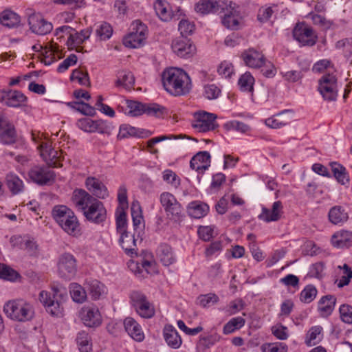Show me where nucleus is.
Wrapping results in <instances>:
<instances>
[{"instance_id":"nucleus-49","label":"nucleus","mask_w":352,"mask_h":352,"mask_svg":"<svg viewBox=\"0 0 352 352\" xmlns=\"http://www.w3.org/2000/svg\"><path fill=\"white\" fill-rule=\"evenodd\" d=\"M126 214L123 210V208L120 210V208L117 209L116 211V230L117 232L120 234H123L124 232H126Z\"/></svg>"},{"instance_id":"nucleus-34","label":"nucleus","mask_w":352,"mask_h":352,"mask_svg":"<svg viewBox=\"0 0 352 352\" xmlns=\"http://www.w3.org/2000/svg\"><path fill=\"white\" fill-rule=\"evenodd\" d=\"M6 183L13 195H17L24 189L23 181L16 175L12 173L6 175Z\"/></svg>"},{"instance_id":"nucleus-17","label":"nucleus","mask_w":352,"mask_h":352,"mask_svg":"<svg viewBox=\"0 0 352 352\" xmlns=\"http://www.w3.org/2000/svg\"><path fill=\"white\" fill-rule=\"evenodd\" d=\"M160 203L168 216L179 217L181 215L182 206L173 194L168 192L162 193Z\"/></svg>"},{"instance_id":"nucleus-46","label":"nucleus","mask_w":352,"mask_h":352,"mask_svg":"<svg viewBox=\"0 0 352 352\" xmlns=\"http://www.w3.org/2000/svg\"><path fill=\"white\" fill-rule=\"evenodd\" d=\"M126 104L129 109L126 113L128 116L135 117L141 116L145 113V104L133 100H128Z\"/></svg>"},{"instance_id":"nucleus-53","label":"nucleus","mask_w":352,"mask_h":352,"mask_svg":"<svg viewBox=\"0 0 352 352\" xmlns=\"http://www.w3.org/2000/svg\"><path fill=\"white\" fill-rule=\"evenodd\" d=\"M144 133H145L140 129L129 125H122L120 126L119 135L122 138H126L127 136L143 138Z\"/></svg>"},{"instance_id":"nucleus-1","label":"nucleus","mask_w":352,"mask_h":352,"mask_svg":"<svg viewBox=\"0 0 352 352\" xmlns=\"http://www.w3.org/2000/svg\"><path fill=\"white\" fill-rule=\"evenodd\" d=\"M72 201L78 210L83 212L88 221L99 224L106 220L107 210L103 204L85 190H75Z\"/></svg>"},{"instance_id":"nucleus-54","label":"nucleus","mask_w":352,"mask_h":352,"mask_svg":"<svg viewBox=\"0 0 352 352\" xmlns=\"http://www.w3.org/2000/svg\"><path fill=\"white\" fill-rule=\"evenodd\" d=\"M254 78L249 72L243 74L239 80V85L241 90L243 91H252L253 90V85Z\"/></svg>"},{"instance_id":"nucleus-61","label":"nucleus","mask_w":352,"mask_h":352,"mask_svg":"<svg viewBox=\"0 0 352 352\" xmlns=\"http://www.w3.org/2000/svg\"><path fill=\"white\" fill-rule=\"evenodd\" d=\"M18 273L4 264L0 263V278L14 280L18 276Z\"/></svg>"},{"instance_id":"nucleus-51","label":"nucleus","mask_w":352,"mask_h":352,"mask_svg":"<svg viewBox=\"0 0 352 352\" xmlns=\"http://www.w3.org/2000/svg\"><path fill=\"white\" fill-rule=\"evenodd\" d=\"M162 179L165 182L175 188H177L181 184L179 177L170 169H166L163 171Z\"/></svg>"},{"instance_id":"nucleus-47","label":"nucleus","mask_w":352,"mask_h":352,"mask_svg":"<svg viewBox=\"0 0 352 352\" xmlns=\"http://www.w3.org/2000/svg\"><path fill=\"white\" fill-rule=\"evenodd\" d=\"M67 104L85 116H93L96 113L95 109L92 106L83 102H69Z\"/></svg>"},{"instance_id":"nucleus-45","label":"nucleus","mask_w":352,"mask_h":352,"mask_svg":"<svg viewBox=\"0 0 352 352\" xmlns=\"http://www.w3.org/2000/svg\"><path fill=\"white\" fill-rule=\"evenodd\" d=\"M289 110H285L279 113L276 115H274L265 120V124L272 129H280L285 125H287L289 122V120L287 119H283L281 118V116L287 112H289Z\"/></svg>"},{"instance_id":"nucleus-40","label":"nucleus","mask_w":352,"mask_h":352,"mask_svg":"<svg viewBox=\"0 0 352 352\" xmlns=\"http://www.w3.org/2000/svg\"><path fill=\"white\" fill-rule=\"evenodd\" d=\"M60 50L56 44H49L48 45L43 47L42 50V54L45 57V63L47 65H50L52 62L56 60V58H60L59 54Z\"/></svg>"},{"instance_id":"nucleus-50","label":"nucleus","mask_w":352,"mask_h":352,"mask_svg":"<svg viewBox=\"0 0 352 352\" xmlns=\"http://www.w3.org/2000/svg\"><path fill=\"white\" fill-rule=\"evenodd\" d=\"M21 248L26 250L32 256H37L39 254L38 245L34 239H25L21 240Z\"/></svg>"},{"instance_id":"nucleus-13","label":"nucleus","mask_w":352,"mask_h":352,"mask_svg":"<svg viewBox=\"0 0 352 352\" xmlns=\"http://www.w3.org/2000/svg\"><path fill=\"white\" fill-rule=\"evenodd\" d=\"M28 25L33 33L41 36L50 33L53 30L52 24L38 13H34L29 16Z\"/></svg>"},{"instance_id":"nucleus-58","label":"nucleus","mask_w":352,"mask_h":352,"mask_svg":"<svg viewBox=\"0 0 352 352\" xmlns=\"http://www.w3.org/2000/svg\"><path fill=\"white\" fill-rule=\"evenodd\" d=\"M338 267L342 269L343 272L338 286V287H342L349 284L352 278V270L347 264H344L342 267L340 266Z\"/></svg>"},{"instance_id":"nucleus-41","label":"nucleus","mask_w":352,"mask_h":352,"mask_svg":"<svg viewBox=\"0 0 352 352\" xmlns=\"http://www.w3.org/2000/svg\"><path fill=\"white\" fill-rule=\"evenodd\" d=\"M88 291L93 300H98L106 293V288L103 284L97 280L87 282Z\"/></svg>"},{"instance_id":"nucleus-22","label":"nucleus","mask_w":352,"mask_h":352,"mask_svg":"<svg viewBox=\"0 0 352 352\" xmlns=\"http://www.w3.org/2000/svg\"><path fill=\"white\" fill-rule=\"evenodd\" d=\"M283 212L282 203L277 201L273 204L271 210L263 207L262 212L258 215V219L267 223L276 221L280 219Z\"/></svg>"},{"instance_id":"nucleus-37","label":"nucleus","mask_w":352,"mask_h":352,"mask_svg":"<svg viewBox=\"0 0 352 352\" xmlns=\"http://www.w3.org/2000/svg\"><path fill=\"white\" fill-rule=\"evenodd\" d=\"M352 239V232L347 230H340L333 234L331 243L333 246L342 248L346 246Z\"/></svg>"},{"instance_id":"nucleus-62","label":"nucleus","mask_w":352,"mask_h":352,"mask_svg":"<svg viewBox=\"0 0 352 352\" xmlns=\"http://www.w3.org/2000/svg\"><path fill=\"white\" fill-rule=\"evenodd\" d=\"M71 79L77 80L78 82L82 85H88L89 84L88 73L79 69L73 71L71 75Z\"/></svg>"},{"instance_id":"nucleus-38","label":"nucleus","mask_w":352,"mask_h":352,"mask_svg":"<svg viewBox=\"0 0 352 352\" xmlns=\"http://www.w3.org/2000/svg\"><path fill=\"white\" fill-rule=\"evenodd\" d=\"M135 84V77L129 71H121L118 72V79L116 85L118 87H122L126 89L130 90Z\"/></svg>"},{"instance_id":"nucleus-39","label":"nucleus","mask_w":352,"mask_h":352,"mask_svg":"<svg viewBox=\"0 0 352 352\" xmlns=\"http://www.w3.org/2000/svg\"><path fill=\"white\" fill-rule=\"evenodd\" d=\"M322 330L320 326L311 327L306 334L305 344L309 346L318 344L322 339Z\"/></svg>"},{"instance_id":"nucleus-35","label":"nucleus","mask_w":352,"mask_h":352,"mask_svg":"<svg viewBox=\"0 0 352 352\" xmlns=\"http://www.w3.org/2000/svg\"><path fill=\"white\" fill-rule=\"evenodd\" d=\"M157 256L165 266H169L175 261L172 248L167 244H162L158 247Z\"/></svg>"},{"instance_id":"nucleus-21","label":"nucleus","mask_w":352,"mask_h":352,"mask_svg":"<svg viewBox=\"0 0 352 352\" xmlns=\"http://www.w3.org/2000/svg\"><path fill=\"white\" fill-rule=\"evenodd\" d=\"M210 166V155L208 151L197 153L190 162V168L201 173H204Z\"/></svg>"},{"instance_id":"nucleus-56","label":"nucleus","mask_w":352,"mask_h":352,"mask_svg":"<svg viewBox=\"0 0 352 352\" xmlns=\"http://www.w3.org/2000/svg\"><path fill=\"white\" fill-rule=\"evenodd\" d=\"M317 295L316 288L311 285H307L300 293V300L305 303L311 302Z\"/></svg>"},{"instance_id":"nucleus-24","label":"nucleus","mask_w":352,"mask_h":352,"mask_svg":"<svg viewBox=\"0 0 352 352\" xmlns=\"http://www.w3.org/2000/svg\"><path fill=\"white\" fill-rule=\"evenodd\" d=\"M221 13H224L222 18L223 25L229 29H237L239 25V16L237 11L232 7V3L228 4L226 1V7Z\"/></svg>"},{"instance_id":"nucleus-14","label":"nucleus","mask_w":352,"mask_h":352,"mask_svg":"<svg viewBox=\"0 0 352 352\" xmlns=\"http://www.w3.org/2000/svg\"><path fill=\"white\" fill-rule=\"evenodd\" d=\"M40 155L50 167L60 166L61 155L58 151L52 147L50 142H43L37 146Z\"/></svg>"},{"instance_id":"nucleus-5","label":"nucleus","mask_w":352,"mask_h":352,"mask_svg":"<svg viewBox=\"0 0 352 352\" xmlns=\"http://www.w3.org/2000/svg\"><path fill=\"white\" fill-rule=\"evenodd\" d=\"M65 295L58 288L53 287L51 292L41 291L39 300L48 313L53 316L60 317L63 315L62 301Z\"/></svg>"},{"instance_id":"nucleus-57","label":"nucleus","mask_w":352,"mask_h":352,"mask_svg":"<svg viewBox=\"0 0 352 352\" xmlns=\"http://www.w3.org/2000/svg\"><path fill=\"white\" fill-rule=\"evenodd\" d=\"M276 8V6L273 7H262L258 10V14H257V19L261 23H265L268 21L271 17L272 16L273 14L274 13V9Z\"/></svg>"},{"instance_id":"nucleus-48","label":"nucleus","mask_w":352,"mask_h":352,"mask_svg":"<svg viewBox=\"0 0 352 352\" xmlns=\"http://www.w3.org/2000/svg\"><path fill=\"white\" fill-rule=\"evenodd\" d=\"M244 324L245 320L243 318H233L224 325L223 332L226 335L230 334L236 329L241 328Z\"/></svg>"},{"instance_id":"nucleus-32","label":"nucleus","mask_w":352,"mask_h":352,"mask_svg":"<svg viewBox=\"0 0 352 352\" xmlns=\"http://www.w3.org/2000/svg\"><path fill=\"white\" fill-rule=\"evenodd\" d=\"M336 298L334 296L327 295L323 296L319 301L318 310L322 316H328L333 311Z\"/></svg>"},{"instance_id":"nucleus-2","label":"nucleus","mask_w":352,"mask_h":352,"mask_svg":"<svg viewBox=\"0 0 352 352\" xmlns=\"http://www.w3.org/2000/svg\"><path fill=\"white\" fill-rule=\"evenodd\" d=\"M162 81L164 89L174 96L188 94L192 88L191 79L182 69L170 67L162 74Z\"/></svg>"},{"instance_id":"nucleus-64","label":"nucleus","mask_w":352,"mask_h":352,"mask_svg":"<svg viewBox=\"0 0 352 352\" xmlns=\"http://www.w3.org/2000/svg\"><path fill=\"white\" fill-rule=\"evenodd\" d=\"M264 352H287V346L285 343H270L263 346Z\"/></svg>"},{"instance_id":"nucleus-12","label":"nucleus","mask_w":352,"mask_h":352,"mask_svg":"<svg viewBox=\"0 0 352 352\" xmlns=\"http://www.w3.org/2000/svg\"><path fill=\"white\" fill-rule=\"evenodd\" d=\"M83 324L89 327H96L102 323V316L98 308L94 305H85L79 312Z\"/></svg>"},{"instance_id":"nucleus-26","label":"nucleus","mask_w":352,"mask_h":352,"mask_svg":"<svg viewBox=\"0 0 352 352\" xmlns=\"http://www.w3.org/2000/svg\"><path fill=\"white\" fill-rule=\"evenodd\" d=\"M124 326L128 334L135 340L141 342L144 338V334L141 326L133 318L128 317L124 320Z\"/></svg>"},{"instance_id":"nucleus-10","label":"nucleus","mask_w":352,"mask_h":352,"mask_svg":"<svg viewBox=\"0 0 352 352\" xmlns=\"http://www.w3.org/2000/svg\"><path fill=\"white\" fill-rule=\"evenodd\" d=\"M58 273L65 279L72 278L77 271L76 260L69 253H65L60 256L58 263Z\"/></svg>"},{"instance_id":"nucleus-3","label":"nucleus","mask_w":352,"mask_h":352,"mask_svg":"<svg viewBox=\"0 0 352 352\" xmlns=\"http://www.w3.org/2000/svg\"><path fill=\"white\" fill-rule=\"evenodd\" d=\"M56 222L68 234L77 236L80 234L78 220L74 212L65 206H56L52 210Z\"/></svg>"},{"instance_id":"nucleus-52","label":"nucleus","mask_w":352,"mask_h":352,"mask_svg":"<svg viewBox=\"0 0 352 352\" xmlns=\"http://www.w3.org/2000/svg\"><path fill=\"white\" fill-rule=\"evenodd\" d=\"M148 116L157 118L163 117L168 113L166 108L157 104H146L145 113Z\"/></svg>"},{"instance_id":"nucleus-44","label":"nucleus","mask_w":352,"mask_h":352,"mask_svg":"<svg viewBox=\"0 0 352 352\" xmlns=\"http://www.w3.org/2000/svg\"><path fill=\"white\" fill-rule=\"evenodd\" d=\"M330 165L333 175L339 183L344 185L349 182V176L343 166L336 162H332Z\"/></svg>"},{"instance_id":"nucleus-27","label":"nucleus","mask_w":352,"mask_h":352,"mask_svg":"<svg viewBox=\"0 0 352 352\" xmlns=\"http://www.w3.org/2000/svg\"><path fill=\"white\" fill-rule=\"evenodd\" d=\"M76 124L79 129L85 132L99 131L100 133H104L102 126L105 125V122L102 120L94 121L89 118H85L78 120Z\"/></svg>"},{"instance_id":"nucleus-29","label":"nucleus","mask_w":352,"mask_h":352,"mask_svg":"<svg viewBox=\"0 0 352 352\" xmlns=\"http://www.w3.org/2000/svg\"><path fill=\"white\" fill-rule=\"evenodd\" d=\"M328 217L329 221L334 225H340L345 223L348 219V212L341 206L332 207L329 212Z\"/></svg>"},{"instance_id":"nucleus-19","label":"nucleus","mask_w":352,"mask_h":352,"mask_svg":"<svg viewBox=\"0 0 352 352\" xmlns=\"http://www.w3.org/2000/svg\"><path fill=\"white\" fill-rule=\"evenodd\" d=\"M0 140L5 144H12L16 140L14 125L2 113H0Z\"/></svg>"},{"instance_id":"nucleus-33","label":"nucleus","mask_w":352,"mask_h":352,"mask_svg":"<svg viewBox=\"0 0 352 352\" xmlns=\"http://www.w3.org/2000/svg\"><path fill=\"white\" fill-rule=\"evenodd\" d=\"M119 243L122 246V249L127 254H137L136 252V240L134 235L130 234L128 232H124L123 234H120Z\"/></svg>"},{"instance_id":"nucleus-6","label":"nucleus","mask_w":352,"mask_h":352,"mask_svg":"<svg viewBox=\"0 0 352 352\" xmlns=\"http://www.w3.org/2000/svg\"><path fill=\"white\" fill-rule=\"evenodd\" d=\"M131 303L136 312L144 318H151L155 315L153 305L142 292L134 291L130 295Z\"/></svg>"},{"instance_id":"nucleus-31","label":"nucleus","mask_w":352,"mask_h":352,"mask_svg":"<svg viewBox=\"0 0 352 352\" xmlns=\"http://www.w3.org/2000/svg\"><path fill=\"white\" fill-rule=\"evenodd\" d=\"M187 211L190 217L199 219L208 214L209 206L205 203L195 201L188 204Z\"/></svg>"},{"instance_id":"nucleus-63","label":"nucleus","mask_w":352,"mask_h":352,"mask_svg":"<svg viewBox=\"0 0 352 352\" xmlns=\"http://www.w3.org/2000/svg\"><path fill=\"white\" fill-rule=\"evenodd\" d=\"M341 320L348 324H352V307L349 305H342L340 307Z\"/></svg>"},{"instance_id":"nucleus-43","label":"nucleus","mask_w":352,"mask_h":352,"mask_svg":"<svg viewBox=\"0 0 352 352\" xmlns=\"http://www.w3.org/2000/svg\"><path fill=\"white\" fill-rule=\"evenodd\" d=\"M70 294L73 300L78 303H82L87 299L85 289L78 283H72L69 286Z\"/></svg>"},{"instance_id":"nucleus-20","label":"nucleus","mask_w":352,"mask_h":352,"mask_svg":"<svg viewBox=\"0 0 352 352\" xmlns=\"http://www.w3.org/2000/svg\"><path fill=\"white\" fill-rule=\"evenodd\" d=\"M226 7V1L216 0H201L195 6L197 12L205 14L210 12L221 13Z\"/></svg>"},{"instance_id":"nucleus-18","label":"nucleus","mask_w":352,"mask_h":352,"mask_svg":"<svg viewBox=\"0 0 352 352\" xmlns=\"http://www.w3.org/2000/svg\"><path fill=\"white\" fill-rule=\"evenodd\" d=\"M0 101L11 107H19L27 101V97L20 91L3 90L0 91Z\"/></svg>"},{"instance_id":"nucleus-8","label":"nucleus","mask_w":352,"mask_h":352,"mask_svg":"<svg viewBox=\"0 0 352 352\" xmlns=\"http://www.w3.org/2000/svg\"><path fill=\"white\" fill-rule=\"evenodd\" d=\"M318 90L324 100L334 101L338 96L337 78L333 74H326L319 80Z\"/></svg>"},{"instance_id":"nucleus-25","label":"nucleus","mask_w":352,"mask_h":352,"mask_svg":"<svg viewBox=\"0 0 352 352\" xmlns=\"http://www.w3.org/2000/svg\"><path fill=\"white\" fill-rule=\"evenodd\" d=\"M242 57L246 65L254 68L263 67L265 61L264 56L254 49L244 52Z\"/></svg>"},{"instance_id":"nucleus-42","label":"nucleus","mask_w":352,"mask_h":352,"mask_svg":"<svg viewBox=\"0 0 352 352\" xmlns=\"http://www.w3.org/2000/svg\"><path fill=\"white\" fill-rule=\"evenodd\" d=\"M76 340L80 352L92 351V344L88 333L84 331L78 332Z\"/></svg>"},{"instance_id":"nucleus-59","label":"nucleus","mask_w":352,"mask_h":352,"mask_svg":"<svg viewBox=\"0 0 352 352\" xmlns=\"http://www.w3.org/2000/svg\"><path fill=\"white\" fill-rule=\"evenodd\" d=\"M178 30L182 34V37L186 38L191 34L195 30V25L186 19H182L178 25Z\"/></svg>"},{"instance_id":"nucleus-55","label":"nucleus","mask_w":352,"mask_h":352,"mask_svg":"<svg viewBox=\"0 0 352 352\" xmlns=\"http://www.w3.org/2000/svg\"><path fill=\"white\" fill-rule=\"evenodd\" d=\"M223 126L228 131H235L241 133H245L250 130V126L237 120L229 121Z\"/></svg>"},{"instance_id":"nucleus-15","label":"nucleus","mask_w":352,"mask_h":352,"mask_svg":"<svg viewBox=\"0 0 352 352\" xmlns=\"http://www.w3.org/2000/svg\"><path fill=\"white\" fill-rule=\"evenodd\" d=\"M293 36L302 45L313 46L317 40V36L312 28L303 23H298L295 26Z\"/></svg>"},{"instance_id":"nucleus-4","label":"nucleus","mask_w":352,"mask_h":352,"mask_svg":"<svg viewBox=\"0 0 352 352\" xmlns=\"http://www.w3.org/2000/svg\"><path fill=\"white\" fill-rule=\"evenodd\" d=\"M3 311L6 316L18 322L31 320L34 316L33 306L23 300H14L6 303Z\"/></svg>"},{"instance_id":"nucleus-11","label":"nucleus","mask_w":352,"mask_h":352,"mask_svg":"<svg viewBox=\"0 0 352 352\" xmlns=\"http://www.w3.org/2000/svg\"><path fill=\"white\" fill-rule=\"evenodd\" d=\"M28 175L32 181L38 185H46L55 179V173L49 167L34 166L30 168Z\"/></svg>"},{"instance_id":"nucleus-7","label":"nucleus","mask_w":352,"mask_h":352,"mask_svg":"<svg viewBox=\"0 0 352 352\" xmlns=\"http://www.w3.org/2000/svg\"><path fill=\"white\" fill-rule=\"evenodd\" d=\"M133 30L123 40L124 45L127 47L138 48L142 47L146 38V26L140 21L133 23Z\"/></svg>"},{"instance_id":"nucleus-23","label":"nucleus","mask_w":352,"mask_h":352,"mask_svg":"<svg viewBox=\"0 0 352 352\" xmlns=\"http://www.w3.org/2000/svg\"><path fill=\"white\" fill-rule=\"evenodd\" d=\"M85 186L88 190L99 199H105L109 196L107 187L96 177H87L85 181Z\"/></svg>"},{"instance_id":"nucleus-9","label":"nucleus","mask_w":352,"mask_h":352,"mask_svg":"<svg viewBox=\"0 0 352 352\" xmlns=\"http://www.w3.org/2000/svg\"><path fill=\"white\" fill-rule=\"evenodd\" d=\"M216 118L217 116L213 113L206 111L196 112L194 114V120L192 122V126L199 132L214 130L217 126L215 122Z\"/></svg>"},{"instance_id":"nucleus-30","label":"nucleus","mask_w":352,"mask_h":352,"mask_svg":"<svg viewBox=\"0 0 352 352\" xmlns=\"http://www.w3.org/2000/svg\"><path fill=\"white\" fill-rule=\"evenodd\" d=\"M21 17L16 13L10 10H3L0 13V24L9 28L18 27Z\"/></svg>"},{"instance_id":"nucleus-16","label":"nucleus","mask_w":352,"mask_h":352,"mask_svg":"<svg viewBox=\"0 0 352 352\" xmlns=\"http://www.w3.org/2000/svg\"><path fill=\"white\" fill-rule=\"evenodd\" d=\"M171 48L177 56L184 58L192 56L196 51L195 45L185 37H179L174 39L172 42Z\"/></svg>"},{"instance_id":"nucleus-60","label":"nucleus","mask_w":352,"mask_h":352,"mask_svg":"<svg viewBox=\"0 0 352 352\" xmlns=\"http://www.w3.org/2000/svg\"><path fill=\"white\" fill-rule=\"evenodd\" d=\"M112 33H113L112 28L107 23H102L96 29V34L100 38V40L109 39L111 36Z\"/></svg>"},{"instance_id":"nucleus-36","label":"nucleus","mask_w":352,"mask_h":352,"mask_svg":"<svg viewBox=\"0 0 352 352\" xmlns=\"http://www.w3.org/2000/svg\"><path fill=\"white\" fill-rule=\"evenodd\" d=\"M154 9L157 15L162 21H168L173 17L169 5L164 0H156L154 3Z\"/></svg>"},{"instance_id":"nucleus-28","label":"nucleus","mask_w":352,"mask_h":352,"mask_svg":"<svg viewBox=\"0 0 352 352\" xmlns=\"http://www.w3.org/2000/svg\"><path fill=\"white\" fill-rule=\"evenodd\" d=\"M164 338L167 344L173 349H179L182 340L177 331L171 325H166L164 329Z\"/></svg>"}]
</instances>
